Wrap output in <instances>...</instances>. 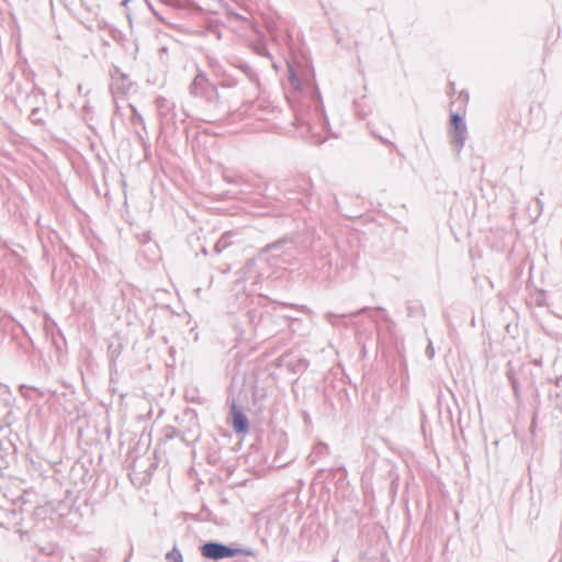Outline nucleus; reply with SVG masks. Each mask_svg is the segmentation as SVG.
<instances>
[{"label": "nucleus", "instance_id": "f257e3e1", "mask_svg": "<svg viewBox=\"0 0 562 562\" xmlns=\"http://www.w3.org/2000/svg\"><path fill=\"white\" fill-rule=\"evenodd\" d=\"M203 558L212 561L235 558L240 554L255 557V552L249 549L241 548L238 543H223L216 540L205 541L199 548Z\"/></svg>", "mask_w": 562, "mask_h": 562}, {"label": "nucleus", "instance_id": "f03ea898", "mask_svg": "<svg viewBox=\"0 0 562 562\" xmlns=\"http://www.w3.org/2000/svg\"><path fill=\"white\" fill-rule=\"evenodd\" d=\"M313 183L311 178L299 176L294 179L283 180L279 189L288 200H296L299 195L311 196Z\"/></svg>", "mask_w": 562, "mask_h": 562}, {"label": "nucleus", "instance_id": "7ed1b4c3", "mask_svg": "<svg viewBox=\"0 0 562 562\" xmlns=\"http://www.w3.org/2000/svg\"><path fill=\"white\" fill-rule=\"evenodd\" d=\"M448 135L453 151L459 155L464 147L468 137L467 124L459 112H452L450 115V128Z\"/></svg>", "mask_w": 562, "mask_h": 562}, {"label": "nucleus", "instance_id": "20e7f679", "mask_svg": "<svg viewBox=\"0 0 562 562\" xmlns=\"http://www.w3.org/2000/svg\"><path fill=\"white\" fill-rule=\"evenodd\" d=\"M189 92L193 97L205 98L209 102L217 98V91L213 86L204 71H199L191 85L189 86Z\"/></svg>", "mask_w": 562, "mask_h": 562}, {"label": "nucleus", "instance_id": "39448f33", "mask_svg": "<svg viewBox=\"0 0 562 562\" xmlns=\"http://www.w3.org/2000/svg\"><path fill=\"white\" fill-rule=\"evenodd\" d=\"M245 316L247 317V322L249 325H251L255 331L261 329L262 336L272 334L273 329L268 328L272 315L265 308H249Z\"/></svg>", "mask_w": 562, "mask_h": 562}, {"label": "nucleus", "instance_id": "423d86ee", "mask_svg": "<svg viewBox=\"0 0 562 562\" xmlns=\"http://www.w3.org/2000/svg\"><path fill=\"white\" fill-rule=\"evenodd\" d=\"M294 248V241L290 237H281L278 240L267 245L261 249V254H267L270 257L267 260L280 258L283 255L288 254L291 249Z\"/></svg>", "mask_w": 562, "mask_h": 562}, {"label": "nucleus", "instance_id": "0eeeda50", "mask_svg": "<svg viewBox=\"0 0 562 562\" xmlns=\"http://www.w3.org/2000/svg\"><path fill=\"white\" fill-rule=\"evenodd\" d=\"M232 426L236 434H246L249 429V422L243 409L232 401L231 403Z\"/></svg>", "mask_w": 562, "mask_h": 562}, {"label": "nucleus", "instance_id": "6e6552de", "mask_svg": "<svg viewBox=\"0 0 562 562\" xmlns=\"http://www.w3.org/2000/svg\"><path fill=\"white\" fill-rule=\"evenodd\" d=\"M159 120L160 127L164 132L177 130V113L175 111V106H167L166 110H162V105H160Z\"/></svg>", "mask_w": 562, "mask_h": 562}, {"label": "nucleus", "instance_id": "1a4fd4ad", "mask_svg": "<svg viewBox=\"0 0 562 562\" xmlns=\"http://www.w3.org/2000/svg\"><path fill=\"white\" fill-rule=\"evenodd\" d=\"M369 310H370L369 307L364 306L361 310H358L356 312H350V313L336 314L333 312H327L325 314V318L331 326L338 327V326L344 325V323H342L344 318L355 317V316L360 315Z\"/></svg>", "mask_w": 562, "mask_h": 562}, {"label": "nucleus", "instance_id": "9d476101", "mask_svg": "<svg viewBox=\"0 0 562 562\" xmlns=\"http://www.w3.org/2000/svg\"><path fill=\"white\" fill-rule=\"evenodd\" d=\"M235 235L233 231L225 232L221 238L216 241L214 245V251L215 254H221L223 250H225L227 247L232 245V237Z\"/></svg>", "mask_w": 562, "mask_h": 562}, {"label": "nucleus", "instance_id": "9b49d317", "mask_svg": "<svg viewBox=\"0 0 562 562\" xmlns=\"http://www.w3.org/2000/svg\"><path fill=\"white\" fill-rule=\"evenodd\" d=\"M328 450H329V448H328V446L326 443H324V442L316 443L314 446V448H313V451L307 457L308 462L311 464L316 463L317 458L321 457V456L327 454Z\"/></svg>", "mask_w": 562, "mask_h": 562}, {"label": "nucleus", "instance_id": "f8f14e48", "mask_svg": "<svg viewBox=\"0 0 562 562\" xmlns=\"http://www.w3.org/2000/svg\"><path fill=\"white\" fill-rule=\"evenodd\" d=\"M238 67L251 83L259 85V76L249 65L240 64Z\"/></svg>", "mask_w": 562, "mask_h": 562}, {"label": "nucleus", "instance_id": "ddd939ff", "mask_svg": "<svg viewBox=\"0 0 562 562\" xmlns=\"http://www.w3.org/2000/svg\"><path fill=\"white\" fill-rule=\"evenodd\" d=\"M315 267L324 272H327L331 267V260L329 258V252H324L319 256L317 261L315 262Z\"/></svg>", "mask_w": 562, "mask_h": 562}, {"label": "nucleus", "instance_id": "4468645a", "mask_svg": "<svg viewBox=\"0 0 562 562\" xmlns=\"http://www.w3.org/2000/svg\"><path fill=\"white\" fill-rule=\"evenodd\" d=\"M234 21L241 22L247 27L254 26L252 16H251L250 12L247 11L246 9H244L243 12H237V14H235Z\"/></svg>", "mask_w": 562, "mask_h": 562}, {"label": "nucleus", "instance_id": "2eb2a0df", "mask_svg": "<svg viewBox=\"0 0 562 562\" xmlns=\"http://www.w3.org/2000/svg\"><path fill=\"white\" fill-rule=\"evenodd\" d=\"M29 119L35 125L44 124L43 111L38 106L32 109Z\"/></svg>", "mask_w": 562, "mask_h": 562}, {"label": "nucleus", "instance_id": "dca6fc26", "mask_svg": "<svg viewBox=\"0 0 562 562\" xmlns=\"http://www.w3.org/2000/svg\"><path fill=\"white\" fill-rule=\"evenodd\" d=\"M166 560L168 562H183L182 554L177 547H173L169 552H167Z\"/></svg>", "mask_w": 562, "mask_h": 562}, {"label": "nucleus", "instance_id": "f3484780", "mask_svg": "<svg viewBox=\"0 0 562 562\" xmlns=\"http://www.w3.org/2000/svg\"><path fill=\"white\" fill-rule=\"evenodd\" d=\"M507 376H508V380L510 382V385H512L516 396H518V394H519V383H518L517 378L515 376V374H514V372L512 370L508 371Z\"/></svg>", "mask_w": 562, "mask_h": 562}, {"label": "nucleus", "instance_id": "a211bd4d", "mask_svg": "<svg viewBox=\"0 0 562 562\" xmlns=\"http://www.w3.org/2000/svg\"><path fill=\"white\" fill-rule=\"evenodd\" d=\"M254 50L256 52V54L260 55V56H265V57H271L267 46L263 44V43H258L254 46Z\"/></svg>", "mask_w": 562, "mask_h": 562}, {"label": "nucleus", "instance_id": "6ab92c4d", "mask_svg": "<svg viewBox=\"0 0 562 562\" xmlns=\"http://www.w3.org/2000/svg\"><path fill=\"white\" fill-rule=\"evenodd\" d=\"M290 80H291V83L295 87V89H297V90L302 89L301 81L297 78V76L292 67H290Z\"/></svg>", "mask_w": 562, "mask_h": 562}, {"label": "nucleus", "instance_id": "aec40b11", "mask_svg": "<svg viewBox=\"0 0 562 562\" xmlns=\"http://www.w3.org/2000/svg\"><path fill=\"white\" fill-rule=\"evenodd\" d=\"M373 135H374V137L380 139L383 144L387 145L392 150H397V147H396V145L393 142H391V140H389L385 137H382L380 135H376V134H373Z\"/></svg>", "mask_w": 562, "mask_h": 562}, {"label": "nucleus", "instance_id": "412c9836", "mask_svg": "<svg viewBox=\"0 0 562 562\" xmlns=\"http://www.w3.org/2000/svg\"><path fill=\"white\" fill-rule=\"evenodd\" d=\"M238 11H236L235 9H233L232 7H227L225 9V13L227 15V19L228 21H234L235 20V14H237Z\"/></svg>", "mask_w": 562, "mask_h": 562}, {"label": "nucleus", "instance_id": "4be33fe9", "mask_svg": "<svg viewBox=\"0 0 562 562\" xmlns=\"http://www.w3.org/2000/svg\"><path fill=\"white\" fill-rule=\"evenodd\" d=\"M133 112H134V115L132 117V122L134 124L136 123H140V124H144V119L143 116L136 111V109L133 106Z\"/></svg>", "mask_w": 562, "mask_h": 562}, {"label": "nucleus", "instance_id": "5701e85b", "mask_svg": "<svg viewBox=\"0 0 562 562\" xmlns=\"http://www.w3.org/2000/svg\"><path fill=\"white\" fill-rule=\"evenodd\" d=\"M156 103H157V108H158V112L160 113V105H162V110H166L168 105V102L165 98H158L156 100Z\"/></svg>", "mask_w": 562, "mask_h": 562}, {"label": "nucleus", "instance_id": "b1692460", "mask_svg": "<svg viewBox=\"0 0 562 562\" xmlns=\"http://www.w3.org/2000/svg\"><path fill=\"white\" fill-rule=\"evenodd\" d=\"M419 308H420V306L417 305V304H409L408 307H407L408 315L409 316H414Z\"/></svg>", "mask_w": 562, "mask_h": 562}, {"label": "nucleus", "instance_id": "393cba45", "mask_svg": "<svg viewBox=\"0 0 562 562\" xmlns=\"http://www.w3.org/2000/svg\"><path fill=\"white\" fill-rule=\"evenodd\" d=\"M297 367L299 369L305 370L308 367V361L306 359L301 358L297 361Z\"/></svg>", "mask_w": 562, "mask_h": 562}, {"label": "nucleus", "instance_id": "a878e982", "mask_svg": "<svg viewBox=\"0 0 562 562\" xmlns=\"http://www.w3.org/2000/svg\"><path fill=\"white\" fill-rule=\"evenodd\" d=\"M235 85H237V82L235 80H233L232 78H227L223 82V86H225V87H233Z\"/></svg>", "mask_w": 562, "mask_h": 562}, {"label": "nucleus", "instance_id": "bb28decb", "mask_svg": "<svg viewBox=\"0 0 562 562\" xmlns=\"http://www.w3.org/2000/svg\"><path fill=\"white\" fill-rule=\"evenodd\" d=\"M268 31L272 37H276V25L274 23H268Z\"/></svg>", "mask_w": 562, "mask_h": 562}, {"label": "nucleus", "instance_id": "cd10ccee", "mask_svg": "<svg viewBox=\"0 0 562 562\" xmlns=\"http://www.w3.org/2000/svg\"><path fill=\"white\" fill-rule=\"evenodd\" d=\"M426 353H427V356H428L429 358H432V357H434L435 351H434V348H432L431 344H429V346L427 347V349H426Z\"/></svg>", "mask_w": 562, "mask_h": 562}, {"label": "nucleus", "instance_id": "c85d7f7f", "mask_svg": "<svg viewBox=\"0 0 562 562\" xmlns=\"http://www.w3.org/2000/svg\"><path fill=\"white\" fill-rule=\"evenodd\" d=\"M21 328H22V330H23L24 335H25V336L29 338V340L33 344V341H32L31 337L29 336V333H27L26 328H25L23 325H21Z\"/></svg>", "mask_w": 562, "mask_h": 562}, {"label": "nucleus", "instance_id": "c756f323", "mask_svg": "<svg viewBox=\"0 0 562 562\" xmlns=\"http://www.w3.org/2000/svg\"><path fill=\"white\" fill-rule=\"evenodd\" d=\"M130 2H131V0H122V1H121V5H122L123 8H125V9H127V5H128V3H130Z\"/></svg>", "mask_w": 562, "mask_h": 562}, {"label": "nucleus", "instance_id": "7c9ffc66", "mask_svg": "<svg viewBox=\"0 0 562 562\" xmlns=\"http://www.w3.org/2000/svg\"><path fill=\"white\" fill-rule=\"evenodd\" d=\"M126 15H127V19H128L130 24H132V16H131V14H130V12H128V11L126 12Z\"/></svg>", "mask_w": 562, "mask_h": 562}, {"label": "nucleus", "instance_id": "2f4dec72", "mask_svg": "<svg viewBox=\"0 0 562 562\" xmlns=\"http://www.w3.org/2000/svg\"><path fill=\"white\" fill-rule=\"evenodd\" d=\"M382 318L385 321V322H391L390 317L387 315H383Z\"/></svg>", "mask_w": 562, "mask_h": 562}, {"label": "nucleus", "instance_id": "473e14b6", "mask_svg": "<svg viewBox=\"0 0 562 562\" xmlns=\"http://www.w3.org/2000/svg\"><path fill=\"white\" fill-rule=\"evenodd\" d=\"M131 557H132V553H130V555L124 560V562H131Z\"/></svg>", "mask_w": 562, "mask_h": 562}, {"label": "nucleus", "instance_id": "72a5a7b5", "mask_svg": "<svg viewBox=\"0 0 562 562\" xmlns=\"http://www.w3.org/2000/svg\"><path fill=\"white\" fill-rule=\"evenodd\" d=\"M202 252H203V255H207L206 248H202Z\"/></svg>", "mask_w": 562, "mask_h": 562}, {"label": "nucleus", "instance_id": "f704fd0d", "mask_svg": "<svg viewBox=\"0 0 562 562\" xmlns=\"http://www.w3.org/2000/svg\"><path fill=\"white\" fill-rule=\"evenodd\" d=\"M375 311L383 312L382 307H376Z\"/></svg>", "mask_w": 562, "mask_h": 562}]
</instances>
